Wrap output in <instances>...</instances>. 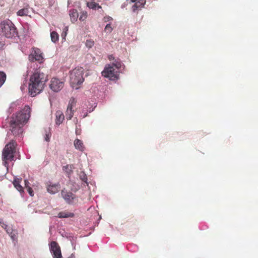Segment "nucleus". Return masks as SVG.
I'll return each instance as SVG.
<instances>
[{"instance_id":"c85d7f7f","label":"nucleus","mask_w":258,"mask_h":258,"mask_svg":"<svg viewBox=\"0 0 258 258\" xmlns=\"http://www.w3.org/2000/svg\"><path fill=\"white\" fill-rule=\"evenodd\" d=\"M25 10L22 9L20 10L17 12V15L18 16H25V15L24 14Z\"/></svg>"},{"instance_id":"2f4dec72","label":"nucleus","mask_w":258,"mask_h":258,"mask_svg":"<svg viewBox=\"0 0 258 258\" xmlns=\"http://www.w3.org/2000/svg\"><path fill=\"white\" fill-rule=\"evenodd\" d=\"M50 134L49 133H47V132L46 133V134H45V140L47 142H49V139H50Z\"/></svg>"},{"instance_id":"7c9ffc66","label":"nucleus","mask_w":258,"mask_h":258,"mask_svg":"<svg viewBox=\"0 0 258 258\" xmlns=\"http://www.w3.org/2000/svg\"><path fill=\"white\" fill-rule=\"evenodd\" d=\"M0 225L3 228H4L5 229H7V228L8 227L7 225L5 224L3 219H1V218H0Z\"/></svg>"},{"instance_id":"0eeeda50","label":"nucleus","mask_w":258,"mask_h":258,"mask_svg":"<svg viewBox=\"0 0 258 258\" xmlns=\"http://www.w3.org/2000/svg\"><path fill=\"white\" fill-rule=\"evenodd\" d=\"M50 250L53 253V258H62L60 248L55 241H52L50 243Z\"/></svg>"},{"instance_id":"f03ea898","label":"nucleus","mask_w":258,"mask_h":258,"mask_svg":"<svg viewBox=\"0 0 258 258\" xmlns=\"http://www.w3.org/2000/svg\"><path fill=\"white\" fill-rule=\"evenodd\" d=\"M30 108L28 106H26L24 108L20 111L16 116L15 118H13L10 122L11 131L13 135H18L19 132L16 131L15 128L19 123L22 126L26 123L30 117Z\"/></svg>"},{"instance_id":"4be33fe9","label":"nucleus","mask_w":258,"mask_h":258,"mask_svg":"<svg viewBox=\"0 0 258 258\" xmlns=\"http://www.w3.org/2000/svg\"><path fill=\"white\" fill-rule=\"evenodd\" d=\"M79 177L81 180L84 181L87 185H88V183L87 182V177L84 171H82L79 174Z\"/></svg>"},{"instance_id":"5701e85b","label":"nucleus","mask_w":258,"mask_h":258,"mask_svg":"<svg viewBox=\"0 0 258 258\" xmlns=\"http://www.w3.org/2000/svg\"><path fill=\"white\" fill-rule=\"evenodd\" d=\"M17 125L16 126V127L15 128L16 131L17 132H19V134L18 135H14L15 136H19L20 135L22 134L23 133V129L22 125L19 124V123H17Z\"/></svg>"},{"instance_id":"1a4fd4ad","label":"nucleus","mask_w":258,"mask_h":258,"mask_svg":"<svg viewBox=\"0 0 258 258\" xmlns=\"http://www.w3.org/2000/svg\"><path fill=\"white\" fill-rule=\"evenodd\" d=\"M42 54L39 49H35L29 56V59L30 61L34 60L41 61L42 59Z\"/></svg>"},{"instance_id":"20e7f679","label":"nucleus","mask_w":258,"mask_h":258,"mask_svg":"<svg viewBox=\"0 0 258 258\" xmlns=\"http://www.w3.org/2000/svg\"><path fill=\"white\" fill-rule=\"evenodd\" d=\"M0 34L11 38L16 34V28L10 21H3L0 23Z\"/></svg>"},{"instance_id":"412c9836","label":"nucleus","mask_w":258,"mask_h":258,"mask_svg":"<svg viewBox=\"0 0 258 258\" xmlns=\"http://www.w3.org/2000/svg\"><path fill=\"white\" fill-rule=\"evenodd\" d=\"M51 41L53 42H56L58 40V34L55 31H53L50 34Z\"/></svg>"},{"instance_id":"c9c22d12","label":"nucleus","mask_w":258,"mask_h":258,"mask_svg":"<svg viewBox=\"0 0 258 258\" xmlns=\"http://www.w3.org/2000/svg\"><path fill=\"white\" fill-rule=\"evenodd\" d=\"M11 238V239L13 240H15V239H16V235L15 234L12 233V234H10L9 235Z\"/></svg>"},{"instance_id":"c756f323","label":"nucleus","mask_w":258,"mask_h":258,"mask_svg":"<svg viewBox=\"0 0 258 258\" xmlns=\"http://www.w3.org/2000/svg\"><path fill=\"white\" fill-rule=\"evenodd\" d=\"M113 65L117 69H119L121 67V63L119 61H116L115 62L113 63Z\"/></svg>"},{"instance_id":"a878e982","label":"nucleus","mask_w":258,"mask_h":258,"mask_svg":"<svg viewBox=\"0 0 258 258\" xmlns=\"http://www.w3.org/2000/svg\"><path fill=\"white\" fill-rule=\"evenodd\" d=\"M94 45V41L91 40H88L86 42V45L89 48H91Z\"/></svg>"},{"instance_id":"f704fd0d","label":"nucleus","mask_w":258,"mask_h":258,"mask_svg":"<svg viewBox=\"0 0 258 258\" xmlns=\"http://www.w3.org/2000/svg\"><path fill=\"white\" fill-rule=\"evenodd\" d=\"M7 233L10 235V234H12L13 233V229L11 228L10 227L7 228V229H5Z\"/></svg>"},{"instance_id":"e433bc0d","label":"nucleus","mask_w":258,"mask_h":258,"mask_svg":"<svg viewBox=\"0 0 258 258\" xmlns=\"http://www.w3.org/2000/svg\"><path fill=\"white\" fill-rule=\"evenodd\" d=\"M24 182H25V187H27V188H28V187H29V182L28 180H27V179H25V180H24Z\"/></svg>"},{"instance_id":"4468645a","label":"nucleus","mask_w":258,"mask_h":258,"mask_svg":"<svg viewBox=\"0 0 258 258\" xmlns=\"http://www.w3.org/2000/svg\"><path fill=\"white\" fill-rule=\"evenodd\" d=\"M146 4L145 0H140L136 3L132 7V10L133 12H135L136 10L140 9L141 10L143 8Z\"/></svg>"},{"instance_id":"39448f33","label":"nucleus","mask_w":258,"mask_h":258,"mask_svg":"<svg viewBox=\"0 0 258 258\" xmlns=\"http://www.w3.org/2000/svg\"><path fill=\"white\" fill-rule=\"evenodd\" d=\"M83 71L82 68H77L70 72V83L72 87L74 88L75 85L83 83L84 81L83 77Z\"/></svg>"},{"instance_id":"ddd939ff","label":"nucleus","mask_w":258,"mask_h":258,"mask_svg":"<svg viewBox=\"0 0 258 258\" xmlns=\"http://www.w3.org/2000/svg\"><path fill=\"white\" fill-rule=\"evenodd\" d=\"M56 116V124L57 125H59L64 120V116L62 113V112L60 110H58L55 113Z\"/></svg>"},{"instance_id":"6e6552de","label":"nucleus","mask_w":258,"mask_h":258,"mask_svg":"<svg viewBox=\"0 0 258 258\" xmlns=\"http://www.w3.org/2000/svg\"><path fill=\"white\" fill-rule=\"evenodd\" d=\"M63 87V82L56 78H53L51 80L50 88L54 92H58Z\"/></svg>"},{"instance_id":"7ed1b4c3","label":"nucleus","mask_w":258,"mask_h":258,"mask_svg":"<svg viewBox=\"0 0 258 258\" xmlns=\"http://www.w3.org/2000/svg\"><path fill=\"white\" fill-rule=\"evenodd\" d=\"M16 143L14 141H12L9 144H7L2 153V160L4 162V165L6 167L8 165L7 160H13L14 158V155L16 152Z\"/></svg>"},{"instance_id":"9d476101","label":"nucleus","mask_w":258,"mask_h":258,"mask_svg":"<svg viewBox=\"0 0 258 258\" xmlns=\"http://www.w3.org/2000/svg\"><path fill=\"white\" fill-rule=\"evenodd\" d=\"M61 195L63 199L69 204H71L73 200L75 198V195L71 192L62 190Z\"/></svg>"},{"instance_id":"aec40b11","label":"nucleus","mask_w":258,"mask_h":258,"mask_svg":"<svg viewBox=\"0 0 258 258\" xmlns=\"http://www.w3.org/2000/svg\"><path fill=\"white\" fill-rule=\"evenodd\" d=\"M6 80V74L0 71V87L4 84Z\"/></svg>"},{"instance_id":"72a5a7b5","label":"nucleus","mask_w":258,"mask_h":258,"mask_svg":"<svg viewBox=\"0 0 258 258\" xmlns=\"http://www.w3.org/2000/svg\"><path fill=\"white\" fill-rule=\"evenodd\" d=\"M75 104V102L74 99H71L69 102L68 106H71V108H72V107L74 106Z\"/></svg>"},{"instance_id":"bb28decb","label":"nucleus","mask_w":258,"mask_h":258,"mask_svg":"<svg viewBox=\"0 0 258 258\" xmlns=\"http://www.w3.org/2000/svg\"><path fill=\"white\" fill-rule=\"evenodd\" d=\"M105 31H106L107 33H111L112 30V28H111V27L110 26V25L109 24H108L106 25V26H105V29H104Z\"/></svg>"},{"instance_id":"473e14b6","label":"nucleus","mask_w":258,"mask_h":258,"mask_svg":"<svg viewBox=\"0 0 258 258\" xmlns=\"http://www.w3.org/2000/svg\"><path fill=\"white\" fill-rule=\"evenodd\" d=\"M27 190H28L29 195L31 197H33L34 196L33 190V189L30 187H28V188H27Z\"/></svg>"},{"instance_id":"9b49d317","label":"nucleus","mask_w":258,"mask_h":258,"mask_svg":"<svg viewBox=\"0 0 258 258\" xmlns=\"http://www.w3.org/2000/svg\"><path fill=\"white\" fill-rule=\"evenodd\" d=\"M60 188V184L59 183L49 185L47 187V191L48 192L51 194H54L57 192Z\"/></svg>"},{"instance_id":"dca6fc26","label":"nucleus","mask_w":258,"mask_h":258,"mask_svg":"<svg viewBox=\"0 0 258 258\" xmlns=\"http://www.w3.org/2000/svg\"><path fill=\"white\" fill-rule=\"evenodd\" d=\"M74 146L76 149L79 150L80 151H82L83 149V146L82 142L79 140L76 139L74 143Z\"/></svg>"},{"instance_id":"b1692460","label":"nucleus","mask_w":258,"mask_h":258,"mask_svg":"<svg viewBox=\"0 0 258 258\" xmlns=\"http://www.w3.org/2000/svg\"><path fill=\"white\" fill-rule=\"evenodd\" d=\"M70 16H79L77 10L76 9H72L70 10Z\"/></svg>"},{"instance_id":"f3484780","label":"nucleus","mask_w":258,"mask_h":258,"mask_svg":"<svg viewBox=\"0 0 258 258\" xmlns=\"http://www.w3.org/2000/svg\"><path fill=\"white\" fill-rule=\"evenodd\" d=\"M74 216V214L73 213H69V212H60L58 214V217L59 218H68V217H73Z\"/></svg>"},{"instance_id":"a19ab883","label":"nucleus","mask_w":258,"mask_h":258,"mask_svg":"<svg viewBox=\"0 0 258 258\" xmlns=\"http://www.w3.org/2000/svg\"><path fill=\"white\" fill-rule=\"evenodd\" d=\"M82 18H83V17H81L80 19L81 20H82V21H84V19H83Z\"/></svg>"},{"instance_id":"58836bf2","label":"nucleus","mask_w":258,"mask_h":258,"mask_svg":"<svg viewBox=\"0 0 258 258\" xmlns=\"http://www.w3.org/2000/svg\"><path fill=\"white\" fill-rule=\"evenodd\" d=\"M113 58H114V57H113V56H112V55H110V56H109V59L110 60H111V59H113Z\"/></svg>"},{"instance_id":"4c0bfd02","label":"nucleus","mask_w":258,"mask_h":258,"mask_svg":"<svg viewBox=\"0 0 258 258\" xmlns=\"http://www.w3.org/2000/svg\"><path fill=\"white\" fill-rule=\"evenodd\" d=\"M78 17H71V21L73 23H74L75 22L77 21Z\"/></svg>"},{"instance_id":"f8f14e48","label":"nucleus","mask_w":258,"mask_h":258,"mask_svg":"<svg viewBox=\"0 0 258 258\" xmlns=\"http://www.w3.org/2000/svg\"><path fill=\"white\" fill-rule=\"evenodd\" d=\"M22 181V178L15 177L13 184L15 187L20 192H23V187L20 185V182Z\"/></svg>"},{"instance_id":"2eb2a0df","label":"nucleus","mask_w":258,"mask_h":258,"mask_svg":"<svg viewBox=\"0 0 258 258\" xmlns=\"http://www.w3.org/2000/svg\"><path fill=\"white\" fill-rule=\"evenodd\" d=\"M72 168L73 165H67L62 167L63 171L66 172L69 177L73 172Z\"/></svg>"},{"instance_id":"6ab92c4d","label":"nucleus","mask_w":258,"mask_h":258,"mask_svg":"<svg viewBox=\"0 0 258 258\" xmlns=\"http://www.w3.org/2000/svg\"><path fill=\"white\" fill-rule=\"evenodd\" d=\"M73 114L74 113L73 111L72 110V108H71V106H68L66 113L67 119L68 120L71 119V118L73 116Z\"/></svg>"},{"instance_id":"ea45409f","label":"nucleus","mask_w":258,"mask_h":258,"mask_svg":"<svg viewBox=\"0 0 258 258\" xmlns=\"http://www.w3.org/2000/svg\"><path fill=\"white\" fill-rule=\"evenodd\" d=\"M69 258H75V256H74V255L73 254H72L71 256L69 257Z\"/></svg>"},{"instance_id":"423d86ee","label":"nucleus","mask_w":258,"mask_h":258,"mask_svg":"<svg viewBox=\"0 0 258 258\" xmlns=\"http://www.w3.org/2000/svg\"><path fill=\"white\" fill-rule=\"evenodd\" d=\"M102 76L105 78H108L110 80H115L117 79V74L115 72L114 69L112 66L106 67L104 71L102 72Z\"/></svg>"},{"instance_id":"a211bd4d","label":"nucleus","mask_w":258,"mask_h":258,"mask_svg":"<svg viewBox=\"0 0 258 258\" xmlns=\"http://www.w3.org/2000/svg\"><path fill=\"white\" fill-rule=\"evenodd\" d=\"M87 6L90 9H91L93 10H97V9H101V7L100 6H99L98 4L93 2L88 3Z\"/></svg>"},{"instance_id":"393cba45","label":"nucleus","mask_w":258,"mask_h":258,"mask_svg":"<svg viewBox=\"0 0 258 258\" xmlns=\"http://www.w3.org/2000/svg\"><path fill=\"white\" fill-rule=\"evenodd\" d=\"M68 31V28L67 27H66L62 33V34H61V37H62V39H63V40H66V37L67 35V31Z\"/></svg>"},{"instance_id":"f257e3e1","label":"nucleus","mask_w":258,"mask_h":258,"mask_svg":"<svg viewBox=\"0 0 258 258\" xmlns=\"http://www.w3.org/2000/svg\"><path fill=\"white\" fill-rule=\"evenodd\" d=\"M47 80V76L44 73L39 71L35 72L30 79L29 92L30 95L34 97L40 93Z\"/></svg>"},{"instance_id":"cd10ccee","label":"nucleus","mask_w":258,"mask_h":258,"mask_svg":"<svg viewBox=\"0 0 258 258\" xmlns=\"http://www.w3.org/2000/svg\"><path fill=\"white\" fill-rule=\"evenodd\" d=\"M23 10H25L24 14L25 15V16H31L30 15H29L30 13V11H32V9H28V8H24L23 9Z\"/></svg>"}]
</instances>
